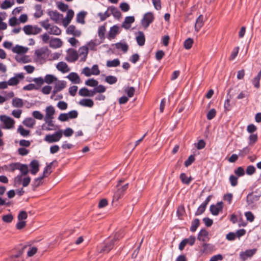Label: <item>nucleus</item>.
<instances>
[{"label":"nucleus","instance_id":"f257e3e1","mask_svg":"<svg viewBox=\"0 0 261 261\" xmlns=\"http://www.w3.org/2000/svg\"><path fill=\"white\" fill-rule=\"evenodd\" d=\"M122 232L121 231L117 232L115 233L113 239L110 241L105 242V245L99 252H109L113 248L115 242L119 240V237H122Z\"/></svg>","mask_w":261,"mask_h":261},{"label":"nucleus","instance_id":"f03ea898","mask_svg":"<svg viewBox=\"0 0 261 261\" xmlns=\"http://www.w3.org/2000/svg\"><path fill=\"white\" fill-rule=\"evenodd\" d=\"M63 136V130L60 129L52 135H46L44 141L51 143L59 141Z\"/></svg>","mask_w":261,"mask_h":261},{"label":"nucleus","instance_id":"7ed1b4c3","mask_svg":"<svg viewBox=\"0 0 261 261\" xmlns=\"http://www.w3.org/2000/svg\"><path fill=\"white\" fill-rule=\"evenodd\" d=\"M154 19V17L152 12L145 13L141 20V24L144 29H146Z\"/></svg>","mask_w":261,"mask_h":261},{"label":"nucleus","instance_id":"20e7f679","mask_svg":"<svg viewBox=\"0 0 261 261\" xmlns=\"http://www.w3.org/2000/svg\"><path fill=\"white\" fill-rule=\"evenodd\" d=\"M0 120L5 125V126H2L3 128L10 129L14 127L15 121L10 117L6 115H1Z\"/></svg>","mask_w":261,"mask_h":261},{"label":"nucleus","instance_id":"39448f33","mask_svg":"<svg viewBox=\"0 0 261 261\" xmlns=\"http://www.w3.org/2000/svg\"><path fill=\"white\" fill-rule=\"evenodd\" d=\"M128 184L118 188L117 190L115 192L113 196V201H118L122 196H123L125 191L128 188Z\"/></svg>","mask_w":261,"mask_h":261},{"label":"nucleus","instance_id":"423d86ee","mask_svg":"<svg viewBox=\"0 0 261 261\" xmlns=\"http://www.w3.org/2000/svg\"><path fill=\"white\" fill-rule=\"evenodd\" d=\"M256 251L257 249L254 248L241 252L240 254V258L243 261H245L248 258L251 257L256 253Z\"/></svg>","mask_w":261,"mask_h":261},{"label":"nucleus","instance_id":"0eeeda50","mask_svg":"<svg viewBox=\"0 0 261 261\" xmlns=\"http://www.w3.org/2000/svg\"><path fill=\"white\" fill-rule=\"evenodd\" d=\"M223 202H219L216 205L212 204L210 206V211L214 216H217L223 209Z\"/></svg>","mask_w":261,"mask_h":261},{"label":"nucleus","instance_id":"6e6552de","mask_svg":"<svg viewBox=\"0 0 261 261\" xmlns=\"http://www.w3.org/2000/svg\"><path fill=\"white\" fill-rule=\"evenodd\" d=\"M24 75L23 73H17L14 77H11L9 79L8 84L9 86H16L19 83V80H23Z\"/></svg>","mask_w":261,"mask_h":261},{"label":"nucleus","instance_id":"1a4fd4ad","mask_svg":"<svg viewBox=\"0 0 261 261\" xmlns=\"http://www.w3.org/2000/svg\"><path fill=\"white\" fill-rule=\"evenodd\" d=\"M66 85V83L64 81H58V82L56 83L54 89L53 91V95L51 96V98H53V96H54L57 93L61 91L64 88H65Z\"/></svg>","mask_w":261,"mask_h":261},{"label":"nucleus","instance_id":"9d476101","mask_svg":"<svg viewBox=\"0 0 261 261\" xmlns=\"http://www.w3.org/2000/svg\"><path fill=\"white\" fill-rule=\"evenodd\" d=\"M260 197V195H257L253 192L249 193L247 196V202L248 205H251L257 201Z\"/></svg>","mask_w":261,"mask_h":261},{"label":"nucleus","instance_id":"9b49d317","mask_svg":"<svg viewBox=\"0 0 261 261\" xmlns=\"http://www.w3.org/2000/svg\"><path fill=\"white\" fill-rule=\"evenodd\" d=\"M50 19L55 22H58L61 17H63V15L59 13L57 11L48 10L47 12Z\"/></svg>","mask_w":261,"mask_h":261},{"label":"nucleus","instance_id":"f8f14e48","mask_svg":"<svg viewBox=\"0 0 261 261\" xmlns=\"http://www.w3.org/2000/svg\"><path fill=\"white\" fill-rule=\"evenodd\" d=\"M215 249L214 245L211 244L204 243L202 245V248L200 249V252L201 253H208L213 251Z\"/></svg>","mask_w":261,"mask_h":261},{"label":"nucleus","instance_id":"ddd939ff","mask_svg":"<svg viewBox=\"0 0 261 261\" xmlns=\"http://www.w3.org/2000/svg\"><path fill=\"white\" fill-rule=\"evenodd\" d=\"M30 167L31 168L30 170L31 174L35 175L39 170V162L36 160L32 161L30 164Z\"/></svg>","mask_w":261,"mask_h":261},{"label":"nucleus","instance_id":"4468645a","mask_svg":"<svg viewBox=\"0 0 261 261\" xmlns=\"http://www.w3.org/2000/svg\"><path fill=\"white\" fill-rule=\"evenodd\" d=\"M135 21L134 16H127L125 18L124 21L122 24L121 27L125 29L128 30L130 28V24Z\"/></svg>","mask_w":261,"mask_h":261},{"label":"nucleus","instance_id":"2eb2a0df","mask_svg":"<svg viewBox=\"0 0 261 261\" xmlns=\"http://www.w3.org/2000/svg\"><path fill=\"white\" fill-rule=\"evenodd\" d=\"M208 231L205 229H202L199 232L197 237V239L200 241L205 242L207 240H208L209 239V238H208Z\"/></svg>","mask_w":261,"mask_h":261},{"label":"nucleus","instance_id":"dca6fc26","mask_svg":"<svg viewBox=\"0 0 261 261\" xmlns=\"http://www.w3.org/2000/svg\"><path fill=\"white\" fill-rule=\"evenodd\" d=\"M108 10L111 11V14L115 18L119 19L120 18H121L122 14L117 8L114 6H110L108 7Z\"/></svg>","mask_w":261,"mask_h":261},{"label":"nucleus","instance_id":"f3484780","mask_svg":"<svg viewBox=\"0 0 261 261\" xmlns=\"http://www.w3.org/2000/svg\"><path fill=\"white\" fill-rule=\"evenodd\" d=\"M119 28L118 25H115L110 28L109 32L108 38L109 39H114L119 33Z\"/></svg>","mask_w":261,"mask_h":261},{"label":"nucleus","instance_id":"a211bd4d","mask_svg":"<svg viewBox=\"0 0 261 261\" xmlns=\"http://www.w3.org/2000/svg\"><path fill=\"white\" fill-rule=\"evenodd\" d=\"M67 77L74 84H80L81 82L80 76L75 72H71Z\"/></svg>","mask_w":261,"mask_h":261},{"label":"nucleus","instance_id":"6ab92c4d","mask_svg":"<svg viewBox=\"0 0 261 261\" xmlns=\"http://www.w3.org/2000/svg\"><path fill=\"white\" fill-rule=\"evenodd\" d=\"M69 58H66V60L69 62H74L78 59L79 55L76 50L69 49Z\"/></svg>","mask_w":261,"mask_h":261},{"label":"nucleus","instance_id":"aec40b11","mask_svg":"<svg viewBox=\"0 0 261 261\" xmlns=\"http://www.w3.org/2000/svg\"><path fill=\"white\" fill-rule=\"evenodd\" d=\"M57 68L62 73H66L70 70V69L68 67L67 64L64 62H59L57 65Z\"/></svg>","mask_w":261,"mask_h":261},{"label":"nucleus","instance_id":"412c9836","mask_svg":"<svg viewBox=\"0 0 261 261\" xmlns=\"http://www.w3.org/2000/svg\"><path fill=\"white\" fill-rule=\"evenodd\" d=\"M49 51L47 47H41L40 49L35 50V54L37 56L38 59H43V55H45Z\"/></svg>","mask_w":261,"mask_h":261},{"label":"nucleus","instance_id":"4be33fe9","mask_svg":"<svg viewBox=\"0 0 261 261\" xmlns=\"http://www.w3.org/2000/svg\"><path fill=\"white\" fill-rule=\"evenodd\" d=\"M46 114L44 119H53V115L55 114V110L54 108L49 106L46 108Z\"/></svg>","mask_w":261,"mask_h":261},{"label":"nucleus","instance_id":"5701e85b","mask_svg":"<svg viewBox=\"0 0 261 261\" xmlns=\"http://www.w3.org/2000/svg\"><path fill=\"white\" fill-rule=\"evenodd\" d=\"M62 45V41L59 38H54L51 39L49 43L50 47L56 48L60 47Z\"/></svg>","mask_w":261,"mask_h":261},{"label":"nucleus","instance_id":"b1692460","mask_svg":"<svg viewBox=\"0 0 261 261\" xmlns=\"http://www.w3.org/2000/svg\"><path fill=\"white\" fill-rule=\"evenodd\" d=\"M136 41L139 46H143L145 44V38L144 33L141 31L138 32V35L136 36Z\"/></svg>","mask_w":261,"mask_h":261},{"label":"nucleus","instance_id":"393cba45","mask_svg":"<svg viewBox=\"0 0 261 261\" xmlns=\"http://www.w3.org/2000/svg\"><path fill=\"white\" fill-rule=\"evenodd\" d=\"M204 17L202 15H200L197 18L195 24V30L196 32H198L200 29L203 26L204 22Z\"/></svg>","mask_w":261,"mask_h":261},{"label":"nucleus","instance_id":"a878e982","mask_svg":"<svg viewBox=\"0 0 261 261\" xmlns=\"http://www.w3.org/2000/svg\"><path fill=\"white\" fill-rule=\"evenodd\" d=\"M79 105L86 107L92 108L94 105L93 101L91 99H82L79 102Z\"/></svg>","mask_w":261,"mask_h":261},{"label":"nucleus","instance_id":"bb28decb","mask_svg":"<svg viewBox=\"0 0 261 261\" xmlns=\"http://www.w3.org/2000/svg\"><path fill=\"white\" fill-rule=\"evenodd\" d=\"M12 51L14 53L20 54L26 53L28 50V48L27 47H24L22 46L16 45L15 47H14L12 48Z\"/></svg>","mask_w":261,"mask_h":261},{"label":"nucleus","instance_id":"cd10ccee","mask_svg":"<svg viewBox=\"0 0 261 261\" xmlns=\"http://www.w3.org/2000/svg\"><path fill=\"white\" fill-rule=\"evenodd\" d=\"M80 56H84V57L82 58V61H85L88 53V48L87 46L81 47L79 49Z\"/></svg>","mask_w":261,"mask_h":261},{"label":"nucleus","instance_id":"c85d7f7f","mask_svg":"<svg viewBox=\"0 0 261 261\" xmlns=\"http://www.w3.org/2000/svg\"><path fill=\"white\" fill-rule=\"evenodd\" d=\"M87 14V12L82 11L76 15V21L82 24H85V17Z\"/></svg>","mask_w":261,"mask_h":261},{"label":"nucleus","instance_id":"c756f323","mask_svg":"<svg viewBox=\"0 0 261 261\" xmlns=\"http://www.w3.org/2000/svg\"><path fill=\"white\" fill-rule=\"evenodd\" d=\"M22 123L25 126L30 128H33L36 123V121L32 118H28Z\"/></svg>","mask_w":261,"mask_h":261},{"label":"nucleus","instance_id":"7c9ffc66","mask_svg":"<svg viewBox=\"0 0 261 261\" xmlns=\"http://www.w3.org/2000/svg\"><path fill=\"white\" fill-rule=\"evenodd\" d=\"M115 45L116 48L121 49L124 53H126L128 50V46L125 42H120L116 43Z\"/></svg>","mask_w":261,"mask_h":261},{"label":"nucleus","instance_id":"2f4dec72","mask_svg":"<svg viewBox=\"0 0 261 261\" xmlns=\"http://www.w3.org/2000/svg\"><path fill=\"white\" fill-rule=\"evenodd\" d=\"M120 64V62L119 60L118 59H115L112 61H107L106 65L108 67H116L119 66Z\"/></svg>","mask_w":261,"mask_h":261},{"label":"nucleus","instance_id":"473e14b6","mask_svg":"<svg viewBox=\"0 0 261 261\" xmlns=\"http://www.w3.org/2000/svg\"><path fill=\"white\" fill-rule=\"evenodd\" d=\"M44 178V176H41L34 179L32 184L33 190L34 191L42 184V180Z\"/></svg>","mask_w":261,"mask_h":261},{"label":"nucleus","instance_id":"72a5a7b5","mask_svg":"<svg viewBox=\"0 0 261 261\" xmlns=\"http://www.w3.org/2000/svg\"><path fill=\"white\" fill-rule=\"evenodd\" d=\"M49 30V31H48V33L50 34L59 35L61 33V30L56 25H53L51 27L50 26Z\"/></svg>","mask_w":261,"mask_h":261},{"label":"nucleus","instance_id":"f704fd0d","mask_svg":"<svg viewBox=\"0 0 261 261\" xmlns=\"http://www.w3.org/2000/svg\"><path fill=\"white\" fill-rule=\"evenodd\" d=\"M19 170H20L22 175L25 176L29 172L28 166L27 164H22L19 166Z\"/></svg>","mask_w":261,"mask_h":261},{"label":"nucleus","instance_id":"c9c22d12","mask_svg":"<svg viewBox=\"0 0 261 261\" xmlns=\"http://www.w3.org/2000/svg\"><path fill=\"white\" fill-rule=\"evenodd\" d=\"M35 9L36 12L34 14V16L36 18H39L43 15V10H42V6L40 4L36 5Z\"/></svg>","mask_w":261,"mask_h":261},{"label":"nucleus","instance_id":"e433bc0d","mask_svg":"<svg viewBox=\"0 0 261 261\" xmlns=\"http://www.w3.org/2000/svg\"><path fill=\"white\" fill-rule=\"evenodd\" d=\"M200 225V221L198 218H195L192 221L190 227V231L195 232Z\"/></svg>","mask_w":261,"mask_h":261},{"label":"nucleus","instance_id":"4c0bfd02","mask_svg":"<svg viewBox=\"0 0 261 261\" xmlns=\"http://www.w3.org/2000/svg\"><path fill=\"white\" fill-rule=\"evenodd\" d=\"M56 161L55 160L53 161L52 162L48 164H47V166L45 168L43 171V174L42 176H44V177H47L48 175L50 174L51 172V168L53 165V163L56 162Z\"/></svg>","mask_w":261,"mask_h":261},{"label":"nucleus","instance_id":"58836bf2","mask_svg":"<svg viewBox=\"0 0 261 261\" xmlns=\"http://www.w3.org/2000/svg\"><path fill=\"white\" fill-rule=\"evenodd\" d=\"M57 81V78L52 74H47L44 77V82L50 84L54 82Z\"/></svg>","mask_w":261,"mask_h":261},{"label":"nucleus","instance_id":"ea45409f","mask_svg":"<svg viewBox=\"0 0 261 261\" xmlns=\"http://www.w3.org/2000/svg\"><path fill=\"white\" fill-rule=\"evenodd\" d=\"M179 177L182 182L186 185H189L192 179L191 177H188L184 173H181Z\"/></svg>","mask_w":261,"mask_h":261},{"label":"nucleus","instance_id":"a19ab883","mask_svg":"<svg viewBox=\"0 0 261 261\" xmlns=\"http://www.w3.org/2000/svg\"><path fill=\"white\" fill-rule=\"evenodd\" d=\"M12 105L16 108H21L23 106V101L19 98H15L13 99Z\"/></svg>","mask_w":261,"mask_h":261},{"label":"nucleus","instance_id":"79ce46f5","mask_svg":"<svg viewBox=\"0 0 261 261\" xmlns=\"http://www.w3.org/2000/svg\"><path fill=\"white\" fill-rule=\"evenodd\" d=\"M27 246H23L21 249H20L16 254L11 255L10 257V261H13L14 259L19 257L23 253L24 249Z\"/></svg>","mask_w":261,"mask_h":261},{"label":"nucleus","instance_id":"37998d69","mask_svg":"<svg viewBox=\"0 0 261 261\" xmlns=\"http://www.w3.org/2000/svg\"><path fill=\"white\" fill-rule=\"evenodd\" d=\"M233 96H234V94L232 93L231 95H229V97L227 98V99L225 100L224 105V107L225 111H228L230 110L231 106L230 105V99H231L232 98V97Z\"/></svg>","mask_w":261,"mask_h":261},{"label":"nucleus","instance_id":"c03bdc74","mask_svg":"<svg viewBox=\"0 0 261 261\" xmlns=\"http://www.w3.org/2000/svg\"><path fill=\"white\" fill-rule=\"evenodd\" d=\"M85 84L90 87H95L98 84V82L94 79H89L85 82Z\"/></svg>","mask_w":261,"mask_h":261},{"label":"nucleus","instance_id":"a18cd8bd","mask_svg":"<svg viewBox=\"0 0 261 261\" xmlns=\"http://www.w3.org/2000/svg\"><path fill=\"white\" fill-rule=\"evenodd\" d=\"M17 132L20 134L22 136L26 137L29 135L30 131L25 129L21 125H19Z\"/></svg>","mask_w":261,"mask_h":261},{"label":"nucleus","instance_id":"49530a36","mask_svg":"<svg viewBox=\"0 0 261 261\" xmlns=\"http://www.w3.org/2000/svg\"><path fill=\"white\" fill-rule=\"evenodd\" d=\"M57 7L62 12H66L68 9V5L63 2H59L57 3Z\"/></svg>","mask_w":261,"mask_h":261},{"label":"nucleus","instance_id":"de8ad7c7","mask_svg":"<svg viewBox=\"0 0 261 261\" xmlns=\"http://www.w3.org/2000/svg\"><path fill=\"white\" fill-rule=\"evenodd\" d=\"M13 216L11 214L4 215L2 217V220L6 223H11L13 220Z\"/></svg>","mask_w":261,"mask_h":261},{"label":"nucleus","instance_id":"09e8293b","mask_svg":"<svg viewBox=\"0 0 261 261\" xmlns=\"http://www.w3.org/2000/svg\"><path fill=\"white\" fill-rule=\"evenodd\" d=\"M105 81L110 84H114L117 82V79L114 76L109 75L106 77Z\"/></svg>","mask_w":261,"mask_h":261},{"label":"nucleus","instance_id":"8fccbe9b","mask_svg":"<svg viewBox=\"0 0 261 261\" xmlns=\"http://www.w3.org/2000/svg\"><path fill=\"white\" fill-rule=\"evenodd\" d=\"M193 43V40L191 38L187 39L184 42V47L187 49H189L191 48Z\"/></svg>","mask_w":261,"mask_h":261},{"label":"nucleus","instance_id":"3c124183","mask_svg":"<svg viewBox=\"0 0 261 261\" xmlns=\"http://www.w3.org/2000/svg\"><path fill=\"white\" fill-rule=\"evenodd\" d=\"M23 30L27 35H32L33 34V27L32 25H25Z\"/></svg>","mask_w":261,"mask_h":261},{"label":"nucleus","instance_id":"603ef678","mask_svg":"<svg viewBox=\"0 0 261 261\" xmlns=\"http://www.w3.org/2000/svg\"><path fill=\"white\" fill-rule=\"evenodd\" d=\"M206 206L205 205V204H203L202 203L199 206L197 210L195 212V216H199L203 214L205 209Z\"/></svg>","mask_w":261,"mask_h":261},{"label":"nucleus","instance_id":"864d4df0","mask_svg":"<svg viewBox=\"0 0 261 261\" xmlns=\"http://www.w3.org/2000/svg\"><path fill=\"white\" fill-rule=\"evenodd\" d=\"M106 27L105 25H102L100 27H99L98 29V36L99 38L101 39H105V34L106 32Z\"/></svg>","mask_w":261,"mask_h":261},{"label":"nucleus","instance_id":"5fc2aeb1","mask_svg":"<svg viewBox=\"0 0 261 261\" xmlns=\"http://www.w3.org/2000/svg\"><path fill=\"white\" fill-rule=\"evenodd\" d=\"M195 161V156L193 154L189 156L188 159L185 162L184 165L185 167H188L191 165Z\"/></svg>","mask_w":261,"mask_h":261},{"label":"nucleus","instance_id":"6e6d98bb","mask_svg":"<svg viewBox=\"0 0 261 261\" xmlns=\"http://www.w3.org/2000/svg\"><path fill=\"white\" fill-rule=\"evenodd\" d=\"M79 94L81 96L88 97L89 89L85 87L82 88L79 90Z\"/></svg>","mask_w":261,"mask_h":261},{"label":"nucleus","instance_id":"4d7b16f0","mask_svg":"<svg viewBox=\"0 0 261 261\" xmlns=\"http://www.w3.org/2000/svg\"><path fill=\"white\" fill-rule=\"evenodd\" d=\"M14 4V2L11 3L10 1L5 0L1 5L2 9H7L10 8Z\"/></svg>","mask_w":261,"mask_h":261},{"label":"nucleus","instance_id":"13d9d810","mask_svg":"<svg viewBox=\"0 0 261 261\" xmlns=\"http://www.w3.org/2000/svg\"><path fill=\"white\" fill-rule=\"evenodd\" d=\"M120 8L124 12H127L130 9L129 5L126 2H123L120 4Z\"/></svg>","mask_w":261,"mask_h":261},{"label":"nucleus","instance_id":"bf43d9fd","mask_svg":"<svg viewBox=\"0 0 261 261\" xmlns=\"http://www.w3.org/2000/svg\"><path fill=\"white\" fill-rule=\"evenodd\" d=\"M27 217V213L24 211H20L17 216L18 221H23V220L26 219Z\"/></svg>","mask_w":261,"mask_h":261},{"label":"nucleus","instance_id":"052dcab7","mask_svg":"<svg viewBox=\"0 0 261 261\" xmlns=\"http://www.w3.org/2000/svg\"><path fill=\"white\" fill-rule=\"evenodd\" d=\"M95 91L96 93H103L106 91V87L102 85H97L94 87Z\"/></svg>","mask_w":261,"mask_h":261},{"label":"nucleus","instance_id":"680f3d73","mask_svg":"<svg viewBox=\"0 0 261 261\" xmlns=\"http://www.w3.org/2000/svg\"><path fill=\"white\" fill-rule=\"evenodd\" d=\"M216 114V111L215 109H211L207 114L206 117L208 120L213 119Z\"/></svg>","mask_w":261,"mask_h":261},{"label":"nucleus","instance_id":"e2e57ef3","mask_svg":"<svg viewBox=\"0 0 261 261\" xmlns=\"http://www.w3.org/2000/svg\"><path fill=\"white\" fill-rule=\"evenodd\" d=\"M258 139V137L257 134H252L250 135L249 137V145H252L254 144Z\"/></svg>","mask_w":261,"mask_h":261},{"label":"nucleus","instance_id":"0e129e2a","mask_svg":"<svg viewBox=\"0 0 261 261\" xmlns=\"http://www.w3.org/2000/svg\"><path fill=\"white\" fill-rule=\"evenodd\" d=\"M108 11L109 10H107V11H106L104 13L100 12L98 14V16L100 17L101 21H103L105 20L108 17H109L111 15V14L108 13Z\"/></svg>","mask_w":261,"mask_h":261},{"label":"nucleus","instance_id":"69168bd1","mask_svg":"<svg viewBox=\"0 0 261 261\" xmlns=\"http://www.w3.org/2000/svg\"><path fill=\"white\" fill-rule=\"evenodd\" d=\"M125 91L127 93L128 97H132L134 94L135 89L133 87H127L125 89Z\"/></svg>","mask_w":261,"mask_h":261},{"label":"nucleus","instance_id":"338daca9","mask_svg":"<svg viewBox=\"0 0 261 261\" xmlns=\"http://www.w3.org/2000/svg\"><path fill=\"white\" fill-rule=\"evenodd\" d=\"M255 168L252 165H249L247 167L246 174L249 175H251L255 172Z\"/></svg>","mask_w":261,"mask_h":261},{"label":"nucleus","instance_id":"774afa93","mask_svg":"<svg viewBox=\"0 0 261 261\" xmlns=\"http://www.w3.org/2000/svg\"><path fill=\"white\" fill-rule=\"evenodd\" d=\"M234 173L239 177L242 176L245 174V171L243 167H239L234 171Z\"/></svg>","mask_w":261,"mask_h":261}]
</instances>
